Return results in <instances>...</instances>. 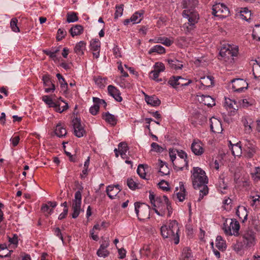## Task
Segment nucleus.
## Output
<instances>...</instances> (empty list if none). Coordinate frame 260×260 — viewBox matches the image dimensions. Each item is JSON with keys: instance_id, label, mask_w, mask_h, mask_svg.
<instances>
[{"instance_id": "obj_43", "label": "nucleus", "mask_w": 260, "mask_h": 260, "mask_svg": "<svg viewBox=\"0 0 260 260\" xmlns=\"http://www.w3.org/2000/svg\"><path fill=\"white\" fill-rule=\"evenodd\" d=\"M83 188H80L75 192V199L73 200V204H77L81 205L82 194L81 192Z\"/></svg>"}, {"instance_id": "obj_35", "label": "nucleus", "mask_w": 260, "mask_h": 260, "mask_svg": "<svg viewBox=\"0 0 260 260\" xmlns=\"http://www.w3.org/2000/svg\"><path fill=\"white\" fill-rule=\"evenodd\" d=\"M55 133L57 137H63L67 135V131L61 124H58L56 126Z\"/></svg>"}, {"instance_id": "obj_20", "label": "nucleus", "mask_w": 260, "mask_h": 260, "mask_svg": "<svg viewBox=\"0 0 260 260\" xmlns=\"http://www.w3.org/2000/svg\"><path fill=\"white\" fill-rule=\"evenodd\" d=\"M236 215L239 218L244 222L247 219L248 212L246 207L242 206H239L236 210Z\"/></svg>"}, {"instance_id": "obj_29", "label": "nucleus", "mask_w": 260, "mask_h": 260, "mask_svg": "<svg viewBox=\"0 0 260 260\" xmlns=\"http://www.w3.org/2000/svg\"><path fill=\"white\" fill-rule=\"evenodd\" d=\"M143 15L144 11L143 10H141L140 11L135 12L131 16V22H132L133 24L140 23L142 19H143Z\"/></svg>"}, {"instance_id": "obj_51", "label": "nucleus", "mask_w": 260, "mask_h": 260, "mask_svg": "<svg viewBox=\"0 0 260 260\" xmlns=\"http://www.w3.org/2000/svg\"><path fill=\"white\" fill-rule=\"evenodd\" d=\"M90 49L92 51L100 50V42L99 40L95 39L91 42Z\"/></svg>"}, {"instance_id": "obj_34", "label": "nucleus", "mask_w": 260, "mask_h": 260, "mask_svg": "<svg viewBox=\"0 0 260 260\" xmlns=\"http://www.w3.org/2000/svg\"><path fill=\"white\" fill-rule=\"evenodd\" d=\"M252 72L254 78L258 79L260 78V64L256 60L253 64Z\"/></svg>"}, {"instance_id": "obj_64", "label": "nucleus", "mask_w": 260, "mask_h": 260, "mask_svg": "<svg viewBox=\"0 0 260 260\" xmlns=\"http://www.w3.org/2000/svg\"><path fill=\"white\" fill-rule=\"evenodd\" d=\"M177 40L182 46H187L189 43L188 39L186 37H180L177 39Z\"/></svg>"}, {"instance_id": "obj_49", "label": "nucleus", "mask_w": 260, "mask_h": 260, "mask_svg": "<svg viewBox=\"0 0 260 260\" xmlns=\"http://www.w3.org/2000/svg\"><path fill=\"white\" fill-rule=\"evenodd\" d=\"M95 83L98 85L100 88H103L105 87V83L106 79L105 78H102V77H94L93 78Z\"/></svg>"}, {"instance_id": "obj_27", "label": "nucleus", "mask_w": 260, "mask_h": 260, "mask_svg": "<svg viewBox=\"0 0 260 260\" xmlns=\"http://www.w3.org/2000/svg\"><path fill=\"white\" fill-rule=\"evenodd\" d=\"M85 49L86 43L84 41H80L76 45L74 51L78 55H82Z\"/></svg>"}, {"instance_id": "obj_30", "label": "nucleus", "mask_w": 260, "mask_h": 260, "mask_svg": "<svg viewBox=\"0 0 260 260\" xmlns=\"http://www.w3.org/2000/svg\"><path fill=\"white\" fill-rule=\"evenodd\" d=\"M216 247L221 251H224L226 248L225 242L220 236H218L216 239Z\"/></svg>"}, {"instance_id": "obj_23", "label": "nucleus", "mask_w": 260, "mask_h": 260, "mask_svg": "<svg viewBox=\"0 0 260 260\" xmlns=\"http://www.w3.org/2000/svg\"><path fill=\"white\" fill-rule=\"evenodd\" d=\"M103 118L113 126L115 125L117 123V119L114 115L110 114L109 112L103 113Z\"/></svg>"}, {"instance_id": "obj_47", "label": "nucleus", "mask_w": 260, "mask_h": 260, "mask_svg": "<svg viewBox=\"0 0 260 260\" xmlns=\"http://www.w3.org/2000/svg\"><path fill=\"white\" fill-rule=\"evenodd\" d=\"M159 172L162 174V175H167L169 174L170 171L167 165L161 161L160 163V168Z\"/></svg>"}, {"instance_id": "obj_24", "label": "nucleus", "mask_w": 260, "mask_h": 260, "mask_svg": "<svg viewBox=\"0 0 260 260\" xmlns=\"http://www.w3.org/2000/svg\"><path fill=\"white\" fill-rule=\"evenodd\" d=\"M166 61L168 62L169 67L175 70L182 69L183 64L181 62L176 59H167Z\"/></svg>"}, {"instance_id": "obj_22", "label": "nucleus", "mask_w": 260, "mask_h": 260, "mask_svg": "<svg viewBox=\"0 0 260 260\" xmlns=\"http://www.w3.org/2000/svg\"><path fill=\"white\" fill-rule=\"evenodd\" d=\"M199 100L201 103L209 107H211L215 105L214 99L209 95H202L200 96Z\"/></svg>"}, {"instance_id": "obj_61", "label": "nucleus", "mask_w": 260, "mask_h": 260, "mask_svg": "<svg viewBox=\"0 0 260 260\" xmlns=\"http://www.w3.org/2000/svg\"><path fill=\"white\" fill-rule=\"evenodd\" d=\"M151 147L152 148V150H153L156 152H161L164 150L162 147L159 146L158 144L154 142L151 144Z\"/></svg>"}, {"instance_id": "obj_5", "label": "nucleus", "mask_w": 260, "mask_h": 260, "mask_svg": "<svg viewBox=\"0 0 260 260\" xmlns=\"http://www.w3.org/2000/svg\"><path fill=\"white\" fill-rule=\"evenodd\" d=\"M238 52V48L237 47H232L230 45L221 48L219 54L222 57L225 61L232 62L234 57L237 56Z\"/></svg>"}, {"instance_id": "obj_26", "label": "nucleus", "mask_w": 260, "mask_h": 260, "mask_svg": "<svg viewBox=\"0 0 260 260\" xmlns=\"http://www.w3.org/2000/svg\"><path fill=\"white\" fill-rule=\"evenodd\" d=\"M69 31L73 37L79 36L83 33V27L81 25L77 24L72 27Z\"/></svg>"}, {"instance_id": "obj_3", "label": "nucleus", "mask_w": 260, "mask_h": 260, "mask_svg": "<svg viewBox=\"0 0 260 260\" xmlns=\"http://www.w3.org/2000/svg\"><path fill=\"white\" fill-rule=\"evenodd\" d=\"M178 223L176 220L171 221L169 226H162L160 228L161 235L164 238H168L171 241H174L175 244L179 242Z\"/></svg>"}, {"instance_id": "obj_32", "label": "nucleus", "mask_w": 260, "mask_h": 260, "mask_svg": "<svg viewBox=\"0 0 260 260\" xmlns=\"http://www.w3.org/2000/svg\"><path fill=\"white\" fill-rule=\"evenodd\" d=\"M148 168V166L144 164H140L138 166L137 172L140 177L143 179H147L146 178L145 170Z\"/></svg>"}, {"instance_id": "obj_52", "label": "nucleus", "mask_w": 260, "mask_h": 260, "mask_svg": "<svg viewBox=\"0 0 260 260\" xmlns=\"http://www.w3.org/2000/svg\"><path fill=\"white\" fill-rule=\"evenodd\" d=\"M178 76V84H179L180 86H187L192 82L191 80H187L182 78L181 76Z\"/></svg>"}, {"instance_id": "obj_40", "label": "nucleus", "mask_w": 260, "mask_h": 260, "mask_svg": "<svg viewBox=\"0 0 260 260\" xmlns=\"http://www.w3.org/2000/svg\"><path fill=\"white\" fill-rule=\"evenodd\" d=\"M42 100L49 106V107H53L55 110L57 102H54L52 99L48 95H44L42 96Z\"/></svg>"}, {"instance_id": "obj_46", "label": "nucleus", "mask_w": 260, "mask_h": 260, "mask_svg": "<svg viewBox=\"0 0 260 260\" xmlns=\"http://www.w3.org/2000/svg\"><path fill=\"white\" fill-rule=\"evenodd\" d=\"M116 11L114 14V19H117L119 17L122 15L123 11V5H116L115 7Z\"/></svg>"}, {"instance_id": "obj_17", "label": "nucleus", "mask_w": 260, "mask_h": 260, "mask_svg": "<svg viewBox=\"0 0 260 260\" xmlns=\"http://www.w3.org/2000/svg\"><path fill=\"white\" fill-rule=\"evenodd\" d=\"M108 91L109 94L111 95L117 102H121L122 98L120 95V93L119 90L113 85H109L108 86Z\"/></svg>"}, {"instance_id": "obj_58", "label": "nucleus", "mask_w": 260, "mask_h": 260, "mask_svg": "<svg viewBox=\"0 0 260 260\" xmlns=\"http://www.w3.org/2000/svg\"><path fill=\"white\" fill-rule=\"evenodd\" d=\"M182 256L184 257V260L185 258H189L192 257V253L191 250L187 247H185L183 250Z\"/></svg>"}, {"instance_id": "obj_4", "label": "nucleus", "mask_w": 260, "mask_h": 260, "mask_svg": "<svg viewBox=\"0 0 260 260\" xmlns=\"http://www.w3.org/2000/svg\"><path fill=\"white\" fill-rule=\"evenodd\" d=\"M135 209L140 220H145L150 218V208L148 205L136 202L135 203Z\"/></svg>"}, {"instance_id": "obj_38", "label": "nucleus", "mask_w": 260, "mask_h": 260, "mask_svg": "<svg viewBox=\"0 0 260 260\" xmlns=\"http://www.w3.org/2000/svg\"><path fill=\"white\" fill-rule=\"evenodd\" d=\"M81 204H72V208L73 213L72 217L73 218H76L78 217L81 211Z\"/></svg>"}, {"instance_id": "obj_56", "label": "nucleus", "mask_w": 260, "mask_h": 260, "mask_svg": "<svg viewBox=\"0 0 260 260\" xmlns=\"http://www.w3.org/2000/svg\"><path fill=\"white\" fill-rule=\"evenodd\" d=\"M56 77L59 81L61 87L62 88H67L68 84L62 75L58 73L56 74Z\"/></svg>"}, {"instance_id": "obj_2", "label": "nucleus", "mask_w": 260, "mask_h": 260, "mask_svg": "<svg viewBox=\"0 0 260 260\" xmlns=\"http://www.w3.org/2000/svg\"><path fill=\"white\" fill-rule=\"evenodd\" d=\"M197 0H183L182 8L184 11L182 15L184 18L188 19L189 25H194L198 22L199 16L194 10V8L198 5Z\"/></svg>"}, {"instance_id": "obj_54", "label": "nucleus", "mask_w": 260, "mask_h": 260, "mask_svg": "<svg viewBox=\"0 0 260 260\" xmlns=\"http://www.w3.org/2000/svg\"><path fill=\"white\" fill-rule=\"evenodd\" d=\"M67 31H65L62 28H59L57 32L56 35V40L58 41H61L63 38L65 37V36L67 35Z\"/></svg>"}, {"instance_id": "obj_45", "label": "nucleus", "mask_w": 260, "mask_h": 260, "mask_svg": "<svg viewBox=\"0 0 260 260\" xmlns=\"http://www.w3.org/2000/svg\"><path fill=\"white\" fill-rule=\"evenodd\" d=\"M78 20V17L75 12L68 13L67 15V21L68 23L76 22Z\"/></svg>"}, {"instance_id": "obj_19", "label": "nucleus", "mask_w": 260, "mask_h": 260, "mask_svg": "<svg viewBox=\"0 0 260 260\" xmlns=\"http://www.w3.org/2000/svg\"><path fill=\"white\" fill-rule=\"evenodd\" d=\"M213 77L208 76L201 78V85L199 86L200 89H204V87H209L213 85Z\"/></svg>"}, {"instance_id": "obj_53", "label": "nucleus", "mask_w": 260, "mask_h": 260, "mask_svg": "<svg viewBox=\"0 0 260 260\" xmlns=\"http://www.w3.org/2000/svg\"><path fill=\"white\" fill-rule=\"evenodd\" d=\"M178 76H172L170 78L168 83L174 88H176L180 86L179 84H178Z\"/></svg>"}, {"instance_id": "obj_1", "label": "nucleus", "mask_w": 260, "mask_h": 260, "mask_svg": "<svg viewBox=\"0 0 260 260\" xmlns=\"http://www.w3.org/2000/svg\"><path fill=\"white\" fill-rule=\"evenodd\" d=\"M192 180L194 189L199 191L198 201L200 202L209 192V188L207 185L208 182L207 176L204 171L199 167H194L193 169Z\"/></svg>"}, {"instance_id": "obj_39", "label": "nucleus", "mask_w": 260, "mask_h": 260, "mask_svg": "<svg viewBox=\"0 0 260 260\" xmlns=\"http://www.w3.org/2000/svg\"><path fill=\"white\" fill-rule=\"evenodd\" d=\"M251 15V11H249L247 8H244L240 11L241 18L246 21H248L250 19Z\"/></svg>"}, {"instance_id": "obj_44", "label": "nucleus", "mask_w": 260, "mask_h": 260, "mask_svg": "<svg viewBox=\"0 0 260 260\" xmlns=\"http://www.w3.org/2000/svg\"><path fill=\"white\" fill-rule=\"evenodd\" d=\"M253 39L260 41V25H255L252 31Z\"/></svg>"}, {"instance_id": "obj_16", "label": "nucleus", "mask_w": 260, "mask_h": 260, "mask_svg": "<svg viewBox=\"0 0 260 260\" xmlns=\"http://www.w3.org/2000/svg\"><path fill=\"white\" fill-rule=\"evenodd\" d=\"M42 80L44 85L48 87L45 88V91L47 93L53 91L55 90V85L51 82L50 76L49 75H45L43 76Z\"/></svg>"}, {"instance_id": "obj_28", "label": "nucleus", "mask_w": 260, "mask_h": 260, "mask_svg": "<svg viewBox=\"0 0 260 260\" xmlns=\"http://www.w3.org/2000/svg\"><path fill=\"white\" fill-rule=\"evenodd\" d=\"M230 145H231V150L232 154L234 156H240L242 153V149L240 143H237L235 144H232L231 141H229Z\"/></svg>"}, {"instance_id": "obj_14", "label": "nucleus", "mask_w": 260, "mask_h": 260, "mask_svg": "<svg viewBox=\"0 0 260 260\" xmlns=\"http://www.w3.org/2000/svg\"><path fill=\"white\" fill-rule=\"evenodd\" d=\"M210 128L215 133H220L222 128L220 121L215 118L210 119Z\"/></svg>"}, {"instance_id": "obj_50", "label": "nucleus", "mask_w": 260, "mask_h": 260, "mask_svg": "<svg viewBox=\"0 0 260 260\" xmlns=\"http://www.w3.org/2000/svg\"><path fill=\"white\" fill-rule=\"evenodd\" d=\"M18 20L16 18H13L11 19L10 22V26L12 30L15 32H18L20 31L19 28L17 26Z\"/></svg>"}, {"instance_id": "obj_13", "label": "nucleus", "mask_w": 260, "mask_h": 260, "mask_svg": "<svg viewBox=\"0 0 260 260\" xmlns=\"http://www.w3.org/2000/svg\"><path fill=\"white\" fill-rule=\"evenodd\" d=\"M174 168L177 171H182L184 167H188V161L184 158H177L173 162Z\"/></svg>"}, {"instance_id": "obj_18", "label": "nucleus", "mask_w": 260, "mask_h": 260, "mask_svg": "<svg viewBox=\"0 0 260 260\" xmlns=\"http://www.w3.org/2000/svg\"><path fill=\"white\" fill-rule=\"evenodd\" d=\"M178 189V187H176L174 193L176 194L178 200L180 202H183L185 199L186 190L182 182H179V191Z\"/></svg>"}, {"instance_id": "obj_6", "label": "nucleus", "mask_w": 260, "mask_h": 260, "mask_svg": "<svg viewBox=\"0 0 260 260\" xmlns=\"http://www.w3.org/2000/svg\"><path fill=\"white\" fill-rule=\"evenodd\" d=\"M239 229L240 224L235 219H231L229 225L227 223V221L223 224V230L226 235L238 236Z\"/></svg>"}, {"instance_id": "obj_9", "label": "nucleus", "mask_w": 260, "mask_h": 260, "mask_svg": "<svg viewBox=\"0 0 260 260\" xmlns=\"http://www.w3.org/2000/svg\"><path fill=\"white\" fill-rule=\"evenodd\" d=\"M231 83H232V89L237 92H242L248 87V83L243 79H234L231 80Z\"/></svg>"}, {"instance_id": "obj_21", "label": "nucleus", "mask_w": 260, "mask_h": 260, "mask_svg": "<svg viewBox=\"0 0 260 260\" xmlns=\"http://www.w3.org/2000/svg\"><path fill=\"white\" fill-rule=\"evenodd\" d=\"M153 207H157L160 210L166 212V202L164 198V196L162 197H157L155 198V202L153 204Z\"/></svg>"}, {"instance_id": "obj_33", "label": "nucleus", "mask_w": 260, "mask_h": 260, "mask_svg": "<svg viewBox=\"0 0 260 260\" xmlns=\"http://www.w3.org/2000/svg\"><path fill=\"white\" fill-rule=\"evenodd\" d=\"M127 185L132 190H136L140 189L142 187V185L135 182L133 178H128L127 180Z\"/></svg>"}, {"instance_id": "obj_12", "label": "nucleus", "mask_w": 260, "mask_h": 260, "mask_svg": "<svg viewBox=\"0 0 260 260\" xmlns=\"http://www.w3.org/2000/svg\"><path fill=\"white\" fill-rule=\"evenodd\" d=\"M243 149L246 157L248 158L252 157L255 153L254 145L249 140L244 141Z\"/></svg>"}, {"instance_id": "obj_62", "label": "nucleus", "mask_w": 260, "mask_h": 260, "mask_svg": "<svg viewBox=\"0 0 260 260\" xmlns=\"http://www.w3.org/2000/svg\"><path fill=\"white\" fill-rule=\"evenodd\" d=\"M155 70L161 72L165 71V67L163 63L157 62L154 65Z\"/></svg>"}, {"instance_id": "obj_55", "label": "nucleus", "mask_w": 260, "mask_h": 260, "mask_svg": "<svg viewBox=\"0 0 260 260\" xmlns=\"http://www.w3.org/2000/svg\"><path fill=\"white\" fill-rule=\"evenodd\" d=\"M164 198L165 199V201L166 202V209H167L168 214V216H170L172 213V207L171 205V203L166 196H164Z\"/></svg>"}, {"instance_id": "obj_42", "label": "nucleus", "mask_w": 260, "mask_h": 260, "mask_svg": "<svg viewBox=\"0 0 260 260\" xmlns=\"http://www.w3.org/2000/svg\"><path fill=\"white\" fill-rule=\"evenodd\" d=\"M249 121H248L246 118H243L242 120V123L245 127V133L248 134L252 132V127L251 125L252 122L251 121V120H250Z\"/></svg>"}, {"instance_id": "obj_59", "label": "nucleus", "mask_w": 260, "mask_h": 260, "mask_svg": "<svg viewBox=\"0 0 260 260\" xmlns=\"http://www.w3.org/2000/svg\"><path fill=\"white\" fill-rule=\"evenodd\" d=\"M109 254L110 252L107 250V249H105L104 250L98 249L96 252V254L99 257H106Z\"/></svg>"}, {"instance_id": "obj_15", "label": "nucleus", "mask_w": 260, "mask_h": 260, "mask_svg": "<svg viewBox=\"0 0 260 260\" xmlns=\"http://www.w3.org/2000/svg\"><path fill=\"white\" fill-rule=\"evenodd\" d=\"M120 190L119 185H109L106 188L107 194L111 199H114Z\"/></svg>"}, {"instance_id": "obj_37", "label": "nucleus", "mask_w": 260, "mask_h": 260, "mask_svg": "<svg viewBox=\"0 0 260 260\" xmlns=\"http://www.w3.org/2000/svg\"><path fill=\"white\" fill-rule=\"evenodd\" d=\"M224 106L227 108L233 109L234 110H238V106L235 101H233L229 98H225Z\"/></svg>"}, {"instance_id": "obj_8", "label": "nucleus", "mask_w": 260, "mask_h": 260, "mask_svg": "<svg viewBox=\"0 0 260 260\" xmlns=\"http://www.w3.org/2000/svg\"><path fill=\"white\" fill-rule=\"evenodd\" d=\"M243 243L248 247L253 246L255 244V233L252 230L244 231L242 234Z\"/></svg>"}, {"instance_id": "obj_63", "label": "nucleus", "mask_w": 260, "mask_h": 260, "mask_svg": "<svg viewBox=\"0 0 260 260\" xmlns=\"http://www.w3.org/2000/svg\"><path fill=\"white\" fill-rule=\"evenodd\" d=\"M100 106L98 105H94L93 106L91 107L89 109L90 113L93 115H95L97 114L98 112L99 111Z\"/></svg>"}, {"instance_id": "obj_48", "label": "nucleus", "mask_w": 260, "mask_h": 260, "mask_svg": "<svg viewBox=\"0 0 260 260\" xmlns=\"http://www.w3.org/2000/svg\"><path fill=\"white\" fill-rule=\"evenodd\" d=\"M252 177L255 182L260 181V168L255 167L253 173H251Z\"/></svg>"}, {"instance_id": "obj_7", "label": "nucleus", "mask_w": 260, "mask_h": 260, "mask_svg": "<svg viewBox=\"0 0 260 260\" xmlns=\"http://www.w3.org/2000/svg\"><path fill=\"white\" fill-rule=\"evenodd\" d=\"M229 8L222 3H217L212 7V14L221 18H225L229 15Z\"/></svg>"}, {"instance_id": "obj_36", "label": "nucleus", "mask_w": 260, "mask_h": 260, "mask_svg": "<svg viewBox=\"0 0 260 260\" xmlns=\"http://www.w3.org/2000/svg\"><path fill=\"white\" fill-rule=\"evenodd\" d=\"M153 53H157L158 54H163L165 53V49L161 45H155L152 47L148 51L149 54Z\"/></svg>"}, {"instance_id": "obj_41", "label": "nucleus", "mask_w": 260, "mask_h": 260, "mask_svg": "<svg viewBox=\"0 0 260 260\" xmlns=\"http://www.w3.org/2000/svg\"><path fill=\"white\" fill-rule=\"evenodd\" d=\"M155 40V43H161L167 46H170L173 44V41L166 37H158Z\"/></svg>"}, {"instance_id": "obj_57", "label": "nucleus", "mask_w": 260, "mask_h": 260, "mask_svg": "<svg viewBox=\"0 0 260 260\" xmlns=\"http://www.w3.org/2000/svg\"><path fill=\"white\" fill-rule=\"evenodd\" d=\"M64 104L65 105L61 108L59 101H57V104L55 109V111L59 113H62L63 111L67 110L69 108V106L67 103H64Z\"/></svg>"}, {"instance_id": "obj_60", "label": "nucleus", "mask_w": 260, "mask_h": 260, "mask_svg": "<svg viewBox=\"0 0 260 260\" xmlns=\"http://www.w3.org/2000/svg\"><path fill=\"white\" fill-rule=\"evenodd\" d=\"M158 185L163 190L169 191L170 189L169 187L168 182L165 180H161L159 183H158Z\"/></svg>"}, {"instance_id": "obj_10", "label": "nucleus", "mask_w": 260, "mask_h": 260, "mask_svg": "<svg viewBox=\"0 0 260 260\" xmlns=\"http://www.w3.org/2000/svg\"><path fill=\"white\" fill-rule=\"evenodd\" d=\"M72 124L74 130V135L78 138L83 137L86 134V132L81 125L80 119L74 118L72 120Z\"/></svg>"}, {"instance_id": "obj_11", "label": "nucleus", "mask_w": 260, "mask_h": 260, "mask_svg": "<svg viewBox=\"0 0 260 260\" xmlns=\"http://www.w3.org/2000/svg\"><path fill=\"white\" fill-rule=\"evenodd\" d=\"M191 149L196 155L200 156L204 152L203 144L199 139H194L191 145Z\"/></svg>"}, {"instance_id": "obj_25", "label": "nucleus", "mask_w": 260, "mask_h": 260, "mask_svg": "<svg viewBox=\"0 0 260 260\" xmlns=\"http://www.w3.org/2000/svg\"><path fill=\"white\" fill-rule=\"evenodd\" d=\"M145 99L148 104L154 107L158 106L161 103L159 99L155 96H150L146 95Z\"/></svg>"}, {"instance_id": "obj_31", "label": "nucleus", "mask_w": 260, "mask_h": 260, "mask_svg": "<svg viewBox=\"0 0 260 260\" xmlns=\"http://www.w3.org/2000/svg\"><path fill=\"white\" fill-rule=\"evenodd\" d=\"M118 147L120 155L124 158L126 155V152L129 149L127 143L125 142H120L118 144Z\"/></svg>"}]
</instances>
